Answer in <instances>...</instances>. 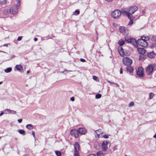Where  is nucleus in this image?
Listing matches in <instances>:
<instances>
[{
    "instance_id": "6e6552de",
    "label": "nucleus",
    "mask_w": 156,
    "mask_h": 156,
    "mask_svg": "<svg viewBox=\"0 0 156 156\" xmlns=\"http://www.w3.org/2000/svg\"><path fill=\"white\" fill-rule=\"evenodd\" d=\"M137 10L138 7L136 5H133L130 7L128 11L130 16H131V15L133 14L136 11H137Z\"/></svg>"
},
{
    "instance_id": "0eeeda50",
    "label": "nucleus",
    "mask_w": 156,
    "mask_h": 156,
    "mask_svg": "<svg viewBox=\"0 0 156 156\" xmlns=\"http://www.w3.org/2000/svg\"><path fill=\"white\" fill-rule=\"evenodd\" d=\"M137 75L140 77H144V69L142 67H139L136 71Z\"/></svg>"
},
{
    "instance_id": "3c124183",
    "label": "nucleus",
    "mask_w": 156,
    "mask_h": 156,
    "mask_svg": "<svg viewBox=\"0 0 156 156\" xmlns=\"http://www.w3.org/2000/svg\"><path fill=\"white\" fill-rule=\"evenodd\" d=\"M34 40L35 41H36L37 40V38H34Z\"/></svg>"
},
{
    "instance_id": "58836bf2",
    "label": "nucleus",
    "mask_w": 156,
    "mask_h": 156,
    "mask_svg": "<svg viewBox=\"0 0 156 156\" xmlns=\"http://www.w3.org/2000/svg\"><path fill=\"white\" fill-rule=\"evenodd\" d=\"M32 134L33 136V137L34 138H35V132L34 131H32Z\"/></svg>"
},
{
    "instance_id": "a18cd8bd",
    "label": "nucleus",
    "mask_w": 156,
    "mask_h": 156,
    "mask_svg": "<svg viewBox=\"0 0 156 156\" xmlns=\"http://www.w3.org/2000/svg\"><path fill=\"white\" fill-rule=\"evenodd\" d=\"M87 156H96V155L95 154H90Z\"/></svg>"
},
{
    "instance_id": "052dcab7",
    "label": "nucleus",
    "mask_w": 156,
    "mask_h": 156,
    "mask_svg": "<svg viewBox=\"0 0 156 156\" xmlns=\"http://www.w3.org/2000/svg\"><path fill=\"white\" fill-rule=\"evenodd\" d=\"M115 85V87H117L116 85Z\"/></svg>"
},
{
    "instance_id": "de8ad7c7",
    "label": "nucleus",
    "mask_w": 156,
    "mask_h": 156,
    "mask_svg": "<svg viewBox=\"0 0 156 156\" xmlns=\"http://www.w3.org/2000/svg\"><path fill=\"white\" fill-rule=\"evenodd\" d=\"M94 147L96 149H98V148L97 147V145H96V144H94Z\"/></svg>"
},
{
    "instance_id": "8fccbe9b",
    "label": "nucleus",
    "mask_w": 156,
    "mask_h": 156,
    "mask_svg": "<svg viewBox=\"0 0 156 156\" xmlns=\"http://www.w3.org/2000/svg\"><path fill=\"white\" fill-rule=\"evenodd\" d=\"M3 46H5V47H8V44H4L3 45Z\"/></svg>"
},
{
    "instance_id": "6e6d98bb",
    "label": "nucleus",
    "mask_w": 156,
    "mask_h": 156,
    "mask_svg": "<svg viewBox=\"0 0 156 156\" xmlns=\"http://www.w3.org/2000/svg\"><path fill=\"white\" fill-rule=\"evenodd\" d=\"M153 137L154 138H155L156 137V134H155V135H154V136H153Z\"/></svg>"
},
{
    "instance_id": "c9c22d12",
    "label": "nucleus",
    "mask_w": 156,
    "mask_h": 156,
    "mask_svg": "<svg viewBox=\"0 0 156 156\" xmlns=\"http://www.w3.org/2000/svg\"><path fill=\"white\" fill-rule=\"evenodd\" d=\"M142 37H144L145 38V40L146 41L148 40L149 39V37L147 36V37H144V36H142Z\"/></svg>"
},
{
    "instance_id": "7c9ffc66",
    "label": "nucleus",
    "mask_w": 156,
    "mask_h": 156,
    "mask_svg": "<svg viewBox=\"0 0 156 156\" xmlns=\"http://www.w3.org/2000/svg\"><path fill=\"white\" fill-rule=\"evenodd\" d=\"M151 40L153 41H155L156 40V36H152Z\"/></svg>"
},
{
    "instance_id": "f257e3e1",
    "label": "nucleus",
    "mask_w": 156,
    "mask_h": 156,
    "mask_svg": "<svg viewBox=\"0 0 156 156\" xmlns=\"http://www.w3.org/2000/svg\"><path fill=\"white\" fill-rule=\"evenodd\" d=\"M18 2L16 5H13L10 9V13L12 14H16L18 11V7L20 5V1H18Z\"/></svg>"
},
{
    "instance_id": "c85d7f7f",
    "label": "nucleus",
    "mask_w": 156,
    "mask_h": 156,
    "mask_svg": "<svg viewBox=\"0 0 156 156\" xmlns=\"http://www.w3.org/2000/svg\"><path fill=\"white\" fill-rule=\"evenodd\" d=\"M55 154L57 156H61V152L58 151H55Z\"/></svg>"
},
{
    "instance_id": "ea45409f",
    "label": "nucleus",
    "mask_w": 156,
    "mask_h": 156,
    "mask_svg": "<svg viewBox=\"0 0 156 156\" xmlns=\"http://www.w3.org/2000/svg\"><path fill=\"white\" fill-rule=\"evenodd\" d=\"M22 40L21 37H19L17 38V40L18 41H20Z\"/></svg>"
},
{
    "instance_id": "f8f14e48",
    "label": "nucleus",
    "mask_w": 156,
    "mask_h": 156,
    "mask_svg": "<svg viewBox=\"0 0 156 156\" xmlns=\"http://www.w3.org/2000/svg\"><path fill=\"white\" fill-rule=\"evenodd\" d=\"M77 130L78 134L79 133L81 135L84 134L87 132L86 129L84 128H79Z\"/></svg>"
},
{
    "instance_id": "473e14b6",
    "label": "nucleus",
    "mask_w": 156,
    "mask_h": 156,
    "mask_svg": "<svg viewBox=\"0 0 156 156\" xmlns=\"http://www.w3.org/2000/svg\"><path fill=\"white\" fill-rule=\"evenodd\" d=\"M123 50V48L121 47H119L118 48V51L119 53L120 52V51L121 52V51H122Z\"/></svg>"
},
{
    "instance_id": "6ab92c4d",
    "label": "nucleus",
    "mask_w": 156,
    "mask_h": 156,
    "mask_svg": "<svg viewBox=\"0 0 156 156\" xmlns=\"http://www.w3.org/2000/svg\"><path fill=\"white\" fill-rule=\"evenodd\" d=\"M135 17H134L133 16H131V19H129L130 20L128 24V25H131L133 23V21L132 19H133Z\"/></svg>"
},
{
    "instance_id": "4468645a",
    "label": "nucleus",
    "mask_w": 156,
    "mask_h": 156,
    "mask_svg": "<svg viewBox=\"0 0 156 156\" xmlns=\"http://www.w3.org/2000/svg\"><path fill=\"white\" fill-rule=\"evenodd\" d=\"M121 13L123 14L125 16H127L129 19H131V16L129 13V11H127L124 10H122Z\"/></svg>"
},
{
    "instance_id": "4d7b16f0",
    "label": "nucleus",
    "mask_w": 156,
    "mask_h": 156,
    "mask_svg": "<svg viewBox=\"0 0 156 156\" xmlns=\"http://www.w3.org/2000/svg\"><path fill=\"white\" fill-rule=\"evenodd\" d=\"M29 72H30V71H29V70H28V71H27V73H28Z\"/></svg>"
},
{
    "instance_id": "49530a36",
    "label": "nucleus",
    "mask_w": 156,
    "mask_h": 156,
    "mask_svg": "<svg viewBox=\"0 0 156 156\" xmlns=\"http://www.w3.org/2000/svg\"><path fill=\"white\" fill-rule=\"evenodd\" d=\"M120 74H122L123 73L122 69V68H120Z\"/></svg>"
},
{
    "instance_id": "0e129e2a",
    "label": "nucleus",
    "mask_w": 156,
    "mask_h": 156,
    "mask_svg": "<svg viewBox=\"0 0 156 156\" xmlns=\"http://www.w3.org/2000/svg\"><path fill=\"white\" fill-rule=\"evenodd\" d=\"M126 156H128V155H126Z\"/></svg>"
},
{
    "instance_id": "9d476101",
    "label": "nucleus",
    "mask_w": 156,
    "mask_h": 156,
    "mask_svg": "<svg viewBox=\"0 0 156 156\" xmlns=\"http://www.w3.org/2000/svg\"><path fill=\"white\" fill-rule=\"evenodd\" d=\"M70 134L73 136L77 138L79 136L78 130L75 129H72L70 130Z\"/></svg>"
},
{
    "instance_id": "72a5a7b5",
    "label": "nucleus",
    "mask_w": 156,
    "mask_h": 156,
    "mask_svg": "<svg viewBox=\"0 0 156 156\" xmlns=\"http://www.w3.org/2000/svg\"><path fill=\"white\" fill-rule=\"evenodd\" d=\"M134 103L133 102H132V101L131 102L129 103V107H131V106H134Z\"/></svg>"
},
{
    "instance_id": "ddd939ff",
    "label": "nucleus",
    "mask_w": 156,
    "mask_h": 156,
    "mask_svg": "<svg viewBox=\"0 0 156 156\" xmlns=\"http://www.w3.org/2000/svg\"><path fill=\"white\" fill-rule=\"evenodd\" d=\"M74 147L75 149V152H79L80 150V146L77 142H76L74 144Z\"/></svg>"
},
{
    "instance_id": "f03ea898",
    "label": "nucleus",
    "mask_w": 156,
    "mask_h": 156,
    "mask_svg": "<svg viewBox=\"0 0 156 156\" xmlns=\"http://www.w3.org/2000/svg\"><path fill=\"white\" fill-rule=\"evenodd\" d=\"M155 66V64H150L147 66L146 70V72L147 75H150L152 73Z\"/></svg>"
},
{
    "instance_id": "603ef678",
    "label": "nucleus",
    "mask_w": 156,
    "mask_h": 156,
    "mask_svg": "<svg viewBox=\"0 0 156 156\" xmlns=\"http://www.w3.org/2000/svg\"><path fill=\"white\" fill-rule=\"evenodd\" d=\"M10 111L11 112H13V113H14V114H15L16 112V111H13V110H10Z\"/></svg>"
},
{
    "instance_id": "423d86ee",
    "label": "nucleus",
    "mask_w": 156,
    "mask_h": 156,
    "mask_svg": "<svg viewBox=\"0 0 156 156\" xmlns=\"http://www.w3.org/2000/svg\"><path fill=\"white\" fill-rule=\"evenodd\" d=\"M122 62L125 65L130 66L132 63V61L129 58L126 57L122 59Z\"/></svg>"
},
{
    "instance_id": "864d4df0",
    "label": "nucleus",
    "mask_w": 156,
    "mask_h": 156,
    "mask_svg": "<svg viewBox=\"0 0 156 156\" xmlns=\"http://www.w3.org/2000/svg\"><path fill=\"white\" fill-rule=\"evenodd\" d=\"M142 13L144 14L145 13V11L144 10H143L142 12Z\"/></svg>"
},
{
    "instance_id": "9b49d317",
    "label": "nucleus",
    "mask_w": 156,
    "mask_h": 156,
    "mask_svg": "<svg viewBox=\"0 0 156 156\" xmlns=\"http://www.w3.org/2000/svg\"><path fill=\"white\" fill-rule=\"evenodd\" d=\"M108 144V142L106 140H105L102 142L101 146L102 149L103 151H106L107 150L108 148L107 147Z\"/></svg>"
},
{
    "instance_id": "bf43d9fd",
    "label": "nucleus",
    "mask_w": 156,
    "mask_h": 156,
    "mask_svg": "<svg viewBox=\"0 0 156 156\" xmlns=\"http://www.w3.org/2000/svg\"><path fill=\"white\" fill-rule=\"evenodd\" d=\"M23 156H28L27 155H24Z\"/></svg>"
},
{
    "instance_id": "c756f323",
    "label": "nucleus",
    "mask_w": 156,
    "mask_h": 156,
    "mask_svg": "<svg viewBox=\"0 0 156 156\" xmlns=\"http://www.w3.org/2000/svg\"><path fill=\"white\" fill-rule=\"evenodd\" d=\"M101 97V94H97L95 95V98L97 99H99Z\"/></svg>"
},
{
    "instance_id": "4be33fe9",
    "label": "nucleus",
    "mask_w": 156,
    "mask_h": 156,
    "mask_svg": "<svg viewBox=\"0 0 156 156\" xmlns=\"http://www.w3.org/2000/svg\"><path fill=\"white\" fill-rule=\"evenodd\" d=\"M104 154L103 153L102 151H99L97 153V156H104Z\"/></svg>"
},
{
    "instance_id": "39448f33",
    "label": "nucleus",
    "mask_w": 156,
    "mask_h": 156,
    "mask_svg": "<svg viewBox=\"0 0 156 156\" xmlns=\"http://www.w3.org/2000/svg\"><path fill=\"white\" fill-rule=\"evenodd\" d=\"M125 40L128 43L132 44L134 46H136L137 45V41L133 38H129L128 37H125Z\"/></svg>"
},
{
    "instance_id": "79ce46f5",
    "label": "nucleus",
    "mask_w": 156,
    "mask_h": 156,
    "mask_svg": "<svg viewBox=\"0 0 156 156\" xmlns=\"http://www.w3.org/2000/svg\"><path fill=\"white\" fill-rule=\"evenodd\" d=\"M22 119H19L18 120V122H19V123H21L22 122Z\"/></svg>"
},
{
    "instance_id": "4c0bfd02",
    "label": "nucleus",
    "mask_w": 156,
    "mask_h": 156,
    "mask_svg": "<svg viewBox=\"0 0 156 156\" xmlns=\"http://www.w3.org/2000/svg\"><path fill=\"white\" fill-rule=\"evenodd\" d=\"M103 137L107 139V138H108V135H104L103 136Z\"/></svg>"
},
{
    "instance_id": "20e7f679",
    "label": "nucleus",
    "mask_w": 156,
    "mask_h": 156,
    "mask_svg": "<svg viewBox=\"0 0 156 156\" xmlns=\"http://www.w3.org/2000/svg\"><path fill=\"white\" fill-rule=\"evenodd\" d=\"M121 14V12L119 10H116L112 12L111 13L112 16L115 19L119 18Z\"/></svg>"
},
{
    "instance_id": "680f3d73",
    "label": "nucleus",
    "mask_w": 156,
    "mask_h": 156,
    "mask_svg": "<svg viewBox=\"0 0 156 156\" xmlns=\"http://www.w3.org/2000/svg\"><path fill=\"white\" fill-rule=\"evenodd\" d=\"M15 57L14 55H13V56H12V57Z\"/></svg>"
},
{
    "instance_id": "b1692460",
    "label": "nucleus",
    "mask_w": 156,
    "mask_h": 156,
    "mask_svg": "<svg viewBox=\"0 0 156 156\" xmlns=\"http://www.w3.org/2000/svg\"><path fill=\"white\" fill-rule=\"evenodd\" d=\"M12 69L11 67L7 68L5 69V72L6 73H8L10 72L12 70Z\"/></svg>"
},
{
    "instance_id": "5701e85b",
    "label": "nucleus",
    "mask_w": 156,
    "mask_h": 156,
    "mask_svg": "<svg viewBox=\"0 0 156 156\" xmlns=\"http://www.w3.org/2000/svg\"><path fill=\"white\" fill-rule=\"evenodd\" d=\"M15 67L18 70H21L23 69L21 65H16Z\"/></svg>"
},
{
    "instance_id": "f3484780",
    "label": "nucleus",
    "mask_w": 156,
    "mask_h": 156,
    "mask_svg": "<svg viewBox=\"0 0 156 156\" xmlns=\"http://www.w3.org/2000/svg\"><path fill=\"white\" fill-rule=\"evenodd\" d=\"M101 129H99L95 132V134H96L97 135L98 137L99 138L100 137V134L101 133Z\"/></svg>"
},
{
    "instance_id": "bb28decb",
    "label": "nucleus",
    "mask_w": 156,
    "mask_h": 156,
    "mask_svg": "<svg viewBox=\"0 0 156 156\" xmlns=\"http://www.w3.org/2000/svg\"><path fill=\"white\" fill-rule=\"evenodd\" d=\"M80 13V11L79 9L76 10L73 13V14L75 15H77Z\"/></svg>"
},
{
    "instance_id": "f704fd0d",
    "label": "nucleus",
    "mask_w": 156,
    "mask_h": 156,
    "mask_svg": "<svg viewBox=\"0 0 156 156\" xmlns=\"http://www.w3.org/2000/svg\"><path fill=\"white\" fill-rule=\"evenodd\" d=\"M119 54H120V55L122 56H123L125 55V52L123 50L122 51H120Z\"/></svg>"
},
{
    "instance_id": "a19ab883",
    "label": "nucleus",
    "mask_w": 156,
    "mask_h": 156,
    "mask_svg": "<svg viewBox=\"0 0 156 156\" xmlns=\"http://www.w3.org/2000/svg\"><path fill=\"white\" fill-rule=\"evenodd\" d=\"M80 61L82 62H84L86 61L83 58H80Z\"/></svg>"
},
{
    "instance_id": "c03bdc74",
    "label": "nucleus",
    "mask_w": 156,
    "mask_h": 156,
    "mask_svg": "<svg viewBox=\"0 0 156 156\" xmlns=\"http://www.w3.org/2000/svg\"><path fill=\"white\" fill-rule=\"evenodd\" d=\"M70 100L72 101H74V97H72L70 98Z\"/></svg>"
},
{
    "instance_id": "13d9d810",
    "label": "nucleus",
    "mask_w": 156,
    "mask_h": 156,
    "mask_svg": "<svg viewBox=\"0 0 156 156\" xmlns=\"http://www.w3.org/2000/svg\"><path fill=\"white\" fill-rule=\"evenodd\" d=\"M2 81H1V82H0V85L2 84Z\"/></svg>"
},
{
    "instance_id": "2eb2a0df",
    "label": "nucleus",
    "mask_w": 156,
    "mask_h": 156,
    "mask_svg": "<svg viewBox=\"0 0 156 156\" xmlns=\"http://www.w3.org/2000/svg\"><path fill=\"white\" fill-rule=\"evenodd\" d=\"M147 55L150 58H153L155 57L156 54L153 51H152L148 53L147 54Z\"/></svg>"
},
{
    "instance_id": "5fc2aeb1",
    "label": "nucleus",
    "mask_w": 156,
    "mask_h": 156,
    "mask_svg": "<svg viewBox=\"0 0 156 156\" xmlns=\"http://www.w3.org/2000/svg\"><path fill=\"white\" fill-rule=\"evenodd\" d=\"M105 0L107 1H108V2H110L112 1V0Z\"/></svg>"
},
{
    "instance_id": "a211bd4d",
    "label": "nucleus",
    "mask_w": 156,
    "mask_h": 156,
    "mask_svg": "<svg viewBox=\"0 0 156 156\" xmlns=\"http://www.w3.org/2000/svg\"><path fill=\"white\" fill-rule=\"evenodd\" d=\"M133 69V68L130 66H128L126 67L127 71L129 72L130 73H132Z\"/></svg>"
},
{
    "instance_id": "37998d69",
    "label": "nucleus",
    "mask_w": 156,
    "mask_h": 156,
    "mask_svg": "<svg viewBox=\"0 0 156 156\" xmlns=\"http://www.w3.org/2000/svg\"><path fill=\"white\" fill-rule=\"evenodd\" d=\"M98 77H97V76H93V79H94V80H97V79L98 78Z\"/></svg>"
},
{
    "instance_id": "2f4dec72",
    "label": "nucleus",
    "mask_w": 156,
    "mask_h": 156,
    "mask_svg": "<svg viewBox=\"0 0 156 156\" xmlns=\"http://www.w3.org/2000/svg\"><path fill=\"white\" fill-rule=\"evenodd\" d=\"M154 96V94L153 93H150L149 94L150 98L151 99L153 98Z\"/></svg>"
},
{
    "instance_id": "a878e982",
    "label": "nucleus",
    "mask_w": 156,
    "mask_h": 156,
    "mask_svg": "<svg viewBox=\"0 0 156 156\" xmlns=\"http://www.w3.org/2000/svg\"><path fill=\"white\" fill-rule=\"evenodd\" d=\"M6 2V0H0V5H5Z\"/></svg>"
},
{
    "instance_id": "412c9836",
    "label": "nucleus",
    "mask_w": 156,
    "mask_h": 156,
    "mask_svg": "<svg viewBox=\"0 0 156 156\" xmlns=\"http://www.w3.org/2000/svg\"><path fill=\"white\" fill-rule=\"evenodd\" d=\"M26 127L27 129H31L34 128V126L30 124L27 125Z\"/></svg>"
},
{
    "instance_id": "7ed1b4c3",
    "label": "nucleus",
    "mask_w": 156,
    "mask_h": 156,
    "mask_svg": "<svg viewBox=\"0 0 156 156\" xmlns=\"http://www.w3.org/2000/svg\"><path fill=\"white\" fill-rule=\"evenodd\" d=\"M137 44L143 47H145L147 46L148 44L145 39H143L142 37L141 38L137 40Z\"/></svg>"
},
{
    "instance_id": "1a4fd4ad",
    "label": "nucleus",
    "mask_w": 156,
    "mask_h": 156,
    "mask_svg": "<svg viewBox=\"0 0 156 156\" xmlns=\"http://www.w3.org/2000/svg\"><path fill=\"white\" fill-rule=\"evenodd\" d=\"M119 30L120 32L124 35H126L129 33L128 30L126 28L123 26L120 27Z\"/></svg>"
},
{
    "instance_id": "e2e57ef3",
    "label": "nucleus",
    "mask_w": 156,
    "mask_h": 156,
    "mask_svg": "<svg viewBox=\"0 0 156 156\" xmlns=\"http://www.w3.org/2000/svg\"><path fill=\"white\" fill-rule=\"evenodd\" d=\"M15 57L14 55H13V56H12V57Z\"/></svg>"
},
{
    "instance_id": "09e8293b",
    "label": "nucleus",
    "mask_w": 156,
    "mask_h": 156,
    "mask_svg": "<svg viewBox=\"0 0 156 156\" xmlns=\"http://www.w3.org/2000/svg\"><path fill=\"white\" fill-rule=\"evenodd\" d=\"M4 114V112H2L1 113H0V116Z\"/></svg>"
},
{
    "instance_id": "e433bc0d",
    "label": "nucleus",
    "mask_w": 156,
    "mask_h": 156,
    "mask_svg": "<svg viewBox=\"0 0 156 156\" xmlns=\"http://www.w3.org/2000/svg\"><path fill=\"white\" fill-rule=\"evenodd\" d=\"M78 153L79 152H75V153L74 154V156H79Z\"/></svg>"
},
{
    "instance_id": "cd10ccee",
    "label": "nucleus",
    "mask_w": 156,
    "mask_h": 156,
    "mask_svg": "<svg viewBox=\"0 0 156 156\" xmlns=\"http://www.w3.org/2000/svg\"><path fill=\"white\" fill-rule=\"evenodd\" d=\"M107 82H108V83H111V84H114V85H116L117 87H119V85H118L116 83H114V82H111L109 80H108L107 81Z\"/></svg>"
},
{
    "instance_id": "dca6fc26",
    "label": "nucleus",
    "mask_w": 156,
    "mask_h": 156,
    "mask_svg": "<svg viewBox=\"0 0 156 156\" xmlns=\"http://www.w3.org/2000/svg\"><path fill=\"white\" fill-rule=\"evenodd\" d=\"M137 50L139 53L140 54L143 55L146 53V50L143 48H138Z\"/></svg>"
},
{
    "instance_id": "393cba45",
    "label": "nucleus",
    "mask_w": 156,
    "mask_h": 156,
    "mask_svg": "<svg viewBox=\"0 0 156 156\" xmlns=\"http://www.w3.org/2000/svg\"><path fill=\"white\" fill-rule=\"evenodd\" d=\"M18 132L20 134L23 135H24L25 134V131L23 129H20Z\"/></svg>"
},
{
    "instance_id": "aec40b11",
    "label": "nucleus",
    "mask_w": 156,
    "mask_h": 156,
    "mask_svg": "<svg viewBox=\"0 0 156 156\" xmlns=\"http://www.w3.org/2000/svg\"><path fill=\"white\" fill-rule=\"evenodd\" d=\"M118 44L120 46L123 45L125 43V41L121 39L119 41Z\"/></svg>"
}]
</instances>
